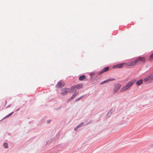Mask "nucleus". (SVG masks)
Returning <instances> with one entry per match:
<instances>
[{
    "instance_id": "20",
    "label": "nucleus",
    "mask_w": 153,
    "mask_h": 153,
    "mask_svg": "<svg viewBox=\"0 0 153 153\" xmlns=\"http://www.w3.org/2000/svg\"><path fill=\"white\" fill-rule=\"evenodd\" d=\"M108 79V81L109 82V81H111L114 80V79H112H112L110 78V79Z\"/></svg>"
},
{
    "instance_id": "17",
    "label": "nucleus",
    "mask_w": 153,
    "mask_h": 153,
    "mask_svg": "<svg viewBox=\"0 0 153 153\" xmlns=\"http://www.w3.org/2000/svg\"><path fill=\"white\" fill-rule=\"evenodd\" d=\"M108 82V79H107V80H105L103 82H101L100 83V84H103V83H106V82Z\"/></svg>"
},
{
    "instance_id": "3",
    "label": "nucleus",
    "mask_w": 153,
    "mask_h": 153,
    "mask_svg": "<svg viewBox=\"0 0 153 153\" xmlns=\"http://www.w3.org/2000/svg\"><path fill=\"white\" fill-rule=\"evenodd\" d=\"M121 86V85L119 83H117L115 85L113 90V93H115L116 92L120 89Z\"/></svg>"
},
{
    "instance_id": "7",
    "label": "nucleus",
    "mask_w": 153,
    "mask_h": 153,
    "mask_svg": "<svg viewBox=\"0 0 153 153\" xmlns=\"http://www.w3.org/2000/svg\"><path fill=\"white\" fill-rule=\"evenodd\" d=\"M153 79V76L152 75H149L146 77L145 78L143 79L144 82H146L148 80Z\"/></svg>"
},
{
    "instance_id": "4",
    "label": "nucleus",
    "mask_w": 153,
    "mask_h": 153,
    "mask_svg": "<svg viewBox=\"0 0 153 153\" xmlns=\"http://www.w3.org/2000/svg\"><path fill=\"white\" fill-rule=\"evenodd\" d=\"M65 85V82L62 81H60L56 85V87L59 88L63 87Z\"/></svg>"
},
{
    "instance_id": "8",
    "label": "nucleus",
    "mask_w": 153,
    "mask_h": 153,
    "mask_svg": "<svg viewBox=\"0 0 153 153\" xmlns=\"http://www.w3.org/2000/svg\"><path fill=\"white\" fill-rule=\"evenodd\" d=\"M125 64L124 63L118 64L113 66V68H120L123 67V66Z\"/></svg>"
},
{
    "instance_id": "16",
    "label": "nucleus",
    "mask_w": 153,
    "mask_h": 153,
    "mask_svg": "<svg viewBox=\"0 0 153 153\" xmlns=\"http://www.w3.org/2000/svg\"><path fill=\"white\" fill-rule=\"evenodd\" d=\"M149 59L151 60L153 59V53H152L150 56Z\"/></svg>"
},
{
    "instance_id": "6",
    "label": "nucleus",
    "mask_w": 153,
    "mask_h": 153,
    "mask_svg": "<svg viewBox=\"0 0 153 153\" xmlns=\"http://www.w3.org/2000/svg\"><path fill=\"white\" fill-rule=\"evenodd\" d=\"M124 63L125 64L128 66H133L136 65L134 60L133 62H129L128 63Z\"/></svg>"
},
{
    "instance_id": "11",
    "label": "nucleus",
    "mask_w": 153,
    "mask_h": 153,
    "mask_svg": "<svg viewBox=\"0 0 153 153\" xmlns=\"http://www.w3.org/2000/svg\"><path fill=\"white\" fill-rule=\"evenodd\" d=\"M86 77L84 75H82L80 76L79 77V79L80 80L82 81Z\"/></svg>"
},
{
    "instance_id": "1",
    "label": "nucleus",
    "mask_w": 153,
    "mask_h": 153,
    "mask_svg": "<svg viewBox=\"0 0 153 153\" xmlns=\"http://www.w3.org/2000/svg\"><path fill=\"white\" fill-rule=\"evenodd\" d=\"M134 61L136 64L137 63L145 62V58L144 57H139Z\"/></svg>"
},
{
    "instance_id": "14",
    "label": "nucleus",
    "mask_w": 153,
    "mask_h": 153,
    "mask_svg": "<svg viewBox=\"0 0 153 153\" xmlns=\"http://www.w3.org/2000/svg\"><path fill=\"white\" fill-rule=\"evenodd\" d=\"M78 92L77 93H76V94H73L72 96L71 97V99L72 100L78 94Z\"/></svg>"
},
{
    "instance_id": "12",
    "label": "nucleus",
    "mask_w": 153,
    "mask_h": 153,
    "mask_svg": "<svg viewBox=\"0 0 153 153\" xmlns=\"http://www.w3.org/2000/svg\"><path fill=\"white\" fill-rule=\"evenodd\" d=\"M142 82H143L142 80L140 79V80L137 81L136 83V84L137 85L139 86V85H141L142 83Z\"/></svg>"
},
{
    "instance_id": "13",
    "label": "nucleus",
    "mask_w": 153,
    "mask_h": 153,
    "mask_svg": "<svg viewBox=\"0 0 153 153\" xmlns=\"http://www.w3.org/2000/svg\"><path fill=\"white\" fill-rule=\"evenodd\" d=\"M128 90L125 87V86H124L120 90V91L121 92H123L124 91H125L126 90Z\"/></svg>"
},
{
    "instance_id": "15",
    "label": "nucleus",
    "mask_w": 153,
    "mask_h": 153,
    "mask_svg": "<svg viewBox=\"0 0 153 153\" xmlns=\"http://www.w3.org/2000/svg\"><path fill=\"white\" fill-rule=\"evenodd\" d=\"M3 146L5 148H7L8 147V144L7 143H4Z\"/></svg>"
},
{
    "instance_id": "19",
    "label": "nucleus",
    "mask_w": 153,
    "mask_h": 153,
    "mask_svg": "<svg viewBox=\"0 0 153 153\" xmlns=\"http://www.w3.org/2000/svg\"><path fill=\"white\" fill-rule=\"evenodd\" d=\"M79 126H80V125H78V126H77L75 128H74V130H76L78 128H79Z\"/></svg>"
},
{
    "instance_id": "21",
    "label": "nucleus",
    "mask_w": 153,
    "mask_h": 153,
    "mask_svg": "<svg viewBox=\"0 0 153 153\" xmlns=\"http://www.w3.org/2000/svg\"><path fill=\"white\" fill-rule=\"evenodd\" d=\"M80 98H81V97H79V98L76 99V100L75 101H78L80 99Z\"/></svg>"
},
{
    "instance_id": "10",
    "label": "nucleus",
    "mask_w": 153,
    "mask_h": 153,
    "mask_svg": "<svg viewBox=\"0 0 153 153\" xmlns=\"http://www.w3.org/2000/svg\"><path fill=\"white\" fill-rule=\"evenodd\" d=\"M109 69V67H106L104 68L100 72V74H102L106 71H108Z\"/></svg>"
},
{
    "instance_id": "9",
    "label": "nucleus",
    "mask_w": 153,
    "mask_h": 153,
    "mask_svg": "<svg viewBox=\"0 0 153 153\" xmlns=\"http://www.w3.org/2000/svg\"><path fill=\"white\" fill-rule=\"evenodd\" d=\"M82 87V84H77L74 87H72L71 89H74L76 88L77 89H79L81 88Z\"/></svg>"
},
{
    "instance_id": "18",
    "label": "nucleus",
    "mask_w": 153,
    "mask_h": 153,
    "mask_svg": "<svg viewBox=\"0 0 153 153\" xmlns=\"http://www.w3.org/2000/svg\"><path fill=\"white\" fill-rule=\"evenodd\" d=\"M13 112H12V113H10L8 115H7L6 116V117H8L11 116L12 115V114H13Z\"/></svg>"
},
{
    "instance_id": "5",
    "label": "nucleus",
    "mask_w": 153,
    "mask_h": 153,
    "mask_svg": "<svg viewBox=\"0 0 153 153\" xmlns=\"http://www.w3.org/2000/svg\"><path fill=\"white\" fill-rule=\"evenodd\" d=\"M135 81V80H133L128 82L126 86H125V87L128 89L133 84Z\"/></svg>"
},
{
    "instance_id": "2",
    "label": "nucleus",
    "mask_w": 153,
    "mask_h": 153,
    "mask_svg": "<svg viewBox=\"0 0 153 153\" xmlns=\"http://www.w3.org/2000/svg\"><path fill=\"white\" fill-rule=\"evenodd\" d=\"M71 89L68 88L63 89L62 90L61 94L62 96H64L67 94L68 92H71Z\"/></svg>"
}]
</instances>
